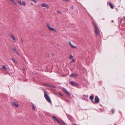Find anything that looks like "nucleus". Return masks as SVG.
Segmentation results:
<instances>
[{"instance_id": "nucleus-1", "label": "nucleus", "mask_w": 125, "mask_h": 125, "mask_svg": "<svg viewBox=\"0 0 125 125\" xmlns=\"http://www.w3.org/2000/svg\"><path fill=\"white\" fill-rule=\"evenodd\" d=\"M52 118L54 120V121H56L59 124L61 125H66L62 121H60L58 120L56 117L54 115H52Z\"/></svg>"}, {"instance_id": "nucleus-2", "label": "nucleus", "mask_w": 125, "mask_h": 125, "mask_svg": "<svg viewBox=\"0 0 125 125\" xmlns=\"http://www.w3.org/2000/svg\"><path fill=\"white\" fill-rule=\"evenodd\" d=\"M92 23L95 28L94 30L95 33L96 35H98L99 34V30L98 29L97 26L96 25L95 23L93 22Z\"/></svg>"}, {"instance_id": "nucleus-3", "label": "nucleus", "mask_w": 125, "mask_h": 125, "mask_svg": "<svg viewBox=\"0 0 125 125\" xmlns=\"http://www.w3.org/2000/svg\"><path fill=\"white\" fill-rule=\"evenodd\" d=\"M44 96L45 99L49 103H51V101L50 97L45 92L44 93Z\"/></svg>"}, {"instance_id": "nucleus-4", "label": "nucleus", "mask_w": 125, "mask_h": 125, "mask_svg": "<svg viewBox=\"0 0 125 125\" xmlns=\"http://www.w3.org/2000/svg\"><path fill=\"white\" fill-rule=\"evenodd\" d=\"M69 84L73 86H76L79 85V84L75 83H74L73 81H70L69 82Z\"/></svg>"}, {"instance_id": "nucleus-5", "label": "nucleus", "mask_w": 125, "mask_h": 125, "mask_svg": "<svg viewBox=\"0 0 125 125\" xmlns=\"http://www.w3.org/2000/svg\"><path fill=\"white\" fill-rule=\"evenodd\" d=\"M99 100L98 97L97 96H96L95 98V101H93V103L95 104V103H99Z\"/></svg>"}, {"instance_id": "nucleus-6", "label": "nucleus", "mask_w": 125, "mask_h": 125, "mask_svg": "<svg viewBox=\"0 0 125 125\" xmlns=\"http://www.w3.org/2000/svg\"><path fill=\"white\" fill-rule=\"evenodd\" d=\"M62 90L68 96H71V95L64 88H62Z\"/></svg>"}, {"instance_id": "nucleus-7", "label": "nucleus", "mask_w": 125, "mask_h": 125, "mask_svg": "<svg viewBox=\"0 0 125 125\" xmlns=\"http://www.w3.org/2000/svg\"><path fill=\"white\" fill-rule=\"evenodd\" d=\"M88 95H84L82 96L81 98L83 99L84 100L87 101H88Z\"/></svg>"}, {"instance_id": "nucleus-8", "label": "nucleus", "mask_w": 125, "mask_h": 125, "mask_svg": "<svg viewBox=\"0 0 125 125\" xmlns=\"http://www.w3.org/2000/svg\"><path fill=\"white\" fill-rule=\"evenodd\" d=\"M17 1L18 2V3L21 5L25 6L26 5V3L24 1L22 2V1L20 0H18Z\"/></svg>"}, {"instance_id": "nucleus-9", "label": "nucleus", "mask_w": 125, "mask_h": 125, "mask_svg": "<svg viewBox=\"0 0 125 125\" xmlns=\"http://www.w3.org/2000/svg\"><path fill=\"white\" fill-rule=\"evenodd\" d=\"M41 5L42 7H45L46 8H49V7L48 5L45 3L41 4Z\"/></svg>"}, {"instance_id": "nucleus-10", "label": "nucleus", "mask_w": 125, "mask_h": 125, "mask_svg": "<svg viewBox=\"0 0 125 125\" xmlns=\"http://www.w3.org/2000/svg\"><path fill=\"white\" fill-rule=\"evenodd\" d=\"M108 5H109L111 8H114V6L110 2H107Z\"/></svg>"}, {"instance_id": "nucleus-11", "label": "nucleus", "mask_w": 125, "mask_h": 125, "mask_svg": "<svg viewBox=\"0 0 125 125\" xmlns=\"http://www.w3.org/2000/svg\"><path fill=\"white\" fill-rule=\"evenodd\" d=\"M70 76L72 77H73V76H74L75 77H76L77 76V75L76 74H75V73H73L71 74L70 75Z\"/></svg>"}, {"instance_id": "nucleus-12", "label": "nucleus", "mask_w": 125, "mask_h": 125, "mask_svg": "<svg viewBox=\"0 0 125 125\" xmlns=\"http://www.w3.org/2000/svg\"><path fill=\"white\" fill-rule=\"evenodd\" d=\"M94 98V96H93L92 95H91L90 97L89 98L90 99V100L92 101L93 102V100Z\"/></svg>"}, {"instance_id": "nucleus-13", "label": "nucleus", "mask_w": 125, "mask_h": 125, "mask_svg": "<svg viewBox=\"0 0 125 125\" xmlns=\"http://www.w3.org/2000/svg\"><path fill=\"white\" fill-rule=\"evenodd\" d=\"M10 37L14 41H15V38L13 34H11Z\"/></svg>"}, {"instance_id": "nucleus-14", "label": "nucleus", "mask_w": 125, "mask_h": 125, "mask_svg": "<svg viewBox=\"0 0 125 125\" xmlns=\"http://www.w3.org/2000/svg\"><path fill=\"white\" fill-rule=\"evenodd\" d=\"M2 68L4 70L7 71L8 70L7 68H6L5 66L4 65H3Z\"/></svg>"}, {"instance_id": "nucleus-15", "label": "nucleus", "mask_w": 125, "mask_h": 125, "mask_svg": "<svg viewBox=\"0 0 125 125\" xmlns=\"http://www.w3.org/2000/svg\"><path fill=\"white\" fill-rule=\"evenodd\" d=\"M32 106L33 110H34L36 108V107L34 105L33 103H32Z\"/></svg>"}, {"instance_id": "nucleus-16", "label": "nucleus", "mask_w": 125, "mask_h": 125, "mask_svg": "<svg viewBox=\"0 0 125 125\" xmlns=\"http://www.w3.org/2000/svg\"><path fill=\"white\" fill-rule=\"evenodd\" d=\"M56 94L57 95H59L60 97H62V94L59 92L57 93H56Z\"/></svg>"}, {"instance_id": "nucleus-17", "label": "nucleus", "mask_w": 125, "mask_h": 125, "mask_svg": "<svg viewBox=\"0 0 125 125\" xmlns=\"http://www.w3.org/2000/svg\"><path fill=\"white\" fill-rule=\"evenodd\" d=\"M49 30H50V31H52L54 30V29L53 28L51 27L49 29Z\"/></svg>"}, {"instance_id": "nucleus-18", "label": "nucleus", "mask_w": 125, "mask_h": 125, "mask_svg": "<svg viewBox=\"0 0 125 125\" xmlns=\"http://www.w3.org/2000/svg\"><path fill=\"white\" fill-rule=\"evenodd\" d=\"M12 50H13L15 52V53L17 54H18V52L14 48H13Z\"/></svg>"}, {"instance_id": "nucleus-19", "label": "nucleus", "mask_w": 125, "mask_h": 125, "mask_svg": "<svg viewBox=\"0 0 125 125\" xmlns=\"http://www.w3.org/2000/svg\"><path fill=\"white\" fill-rule=\"evenodd\" d=\"M13 104V105L14 106L16 107H18V104H16L15 102Z\"/></svg>"}, {"instance_id": "nucleus-20", "label": "nucleus", "mask_w": 125, "mask_h": 125, "mask_svg": "<svg viewBox=\"0 0 125 125\" xmlns=\"http://www.w3.org/2000/svg\"><path fill=\"white\" fill-rule=\"evenodd\" d=\"M111 111L113 114L115 112V110L113 108Z\"/></svg>"}, {"instance_id": "nucleus-21", "label": "nucleus", "mask_w": 125, "mask_h": 125, "mask_svg": "<svg viewBox=\"0 0 125 125\" xmlns=\"http://www.w3.org/2000/svg\"><path fill=\"white\" fill-rule=\"evenodd\" d=\"M73 56L71 55L69 56V58L70 59H71L73 58Z\"/></svg>"}, {"instance_id": "nucleus-22", "label": "nucleus", "mask_w": 125, "mask_h": 125, "mask_svg": "<svg viewBox=\"0 0 125 125\" xmlns=\"http://www.w3.org/2000/svg\"><path fill=\"white\" fill-rule=\"evenodd\" d=\"M47 28L48 29H49V28L51 27V26H50V25L48 24H47Z\"/></svg>"}, {"instance_id": "nucleus-23", "label": "nucleus", "mask_w": 125, "mask_h": 125, "mask_svg": "<svg viewBox=\"0 0 125 125\" xmlns=\"http://www.w3.org/2000/svg\"><path fill=\"white\" fill-rule=\"evenodd\" d=\"M11 60H12L13 62L15 63L16 62V61L13 58H12L11 59Z\"/></svg>"}, {"instance_id": "nucleus-24", "label": "nucleus", "mask_w": 125, "mask_h": 125, "mask_svg": "<svg viewBox=\"0 0 125 125\" xmlns=\"http://www.w3.org/2000/svg\"><path fill=\"white\" fill-rule=\"evenodd\" d=\"M67 116V117H68V118H69V117H71V116L70 115L68 114H66Z\"/></svg>"}, {"instance_id": "nucleus-25", "label": "nucleus", "mask_w": 125, "mask_h": 125, "mask_svg": "<svg viewBox=\"0 0 125 125\" xmlns=\"http://www.w3.org/2000/svg\"><path fill=\"white\" fill-rule=\"evenodd\" d=\"M31 1H32L33 2L36 3L37 2V1L36 0H31Z\"/></svg>"}, {"instance_id": "nucleus-26", "label": "nucleus", "mask_w": 125, "mask_h": 125, "mask_svg": "<svg viewBox=\"0 0 125 125\" xmlns=\"http://www.w3.org/2000/svg\"><path fill=\"white\" fill-rule=\"evenodd\" d=\"M71 47L72 48H76V46H75L73 45H72L71 46Z\"/></svg>"}, {"instance_id": "nucleus-27", "label": "nucleus", "mask_w": 125, "mask_h": 125, "mask_svg": "<svg viewBox=\"0 0 125 125\" xmlns=\"http://www.w3.org/2000/svg\"><path fill=\"white\" fill-rule=\"evenodd\" d=\"M75 60L74 59H73L72 60V61L70 62L71 63H72L73 62H75Z\"/></svg>"}, {"instance_id": "nucleus-28", "label": "nucleus", "mask_w": 125, "mask_h": 125, "mask_svg": "<svg viewBox=\"0 0 125 125\" xmlns=\"http://www.w3.org/2000/svg\"><path fill=\"white\" fill-rule=\"evenodd\" d=\"M57 12H58V13H60L61 14H62V13H61V12L60 11H57Z\"/></svg>"}, {"instance_id": "nucleus-29", "label": "nucleus", "mask_w": 125, "mask_h": 125, "mask_svg": "<svg viewBox=\"0 0 125 125\" xmlns=\"http://www.w3.org/2000/svg\"><path fill=\"white\" fill-rule=\"evenodd\" d=\"M69 44L71 46V45H72V44L70 42H69Z\"/></svg>"}, {"instance_id": "nucleus-30", "label": "nucleus", "mask_w": 125, "mask_h": 125, "mask_svg": "<svg viewBox=\"0 0 125 125\" xmlns=\"http://www.w3.org/2000/svg\"><path fill=\"white\" fill-rule=\"evenodd\" d=\"M63 1H66L68 2L69 1V0H63Z\"/></svg>"}, {"instance_id": "nucleus-31", "label": "nucleus", "mask_w": 125, "mask_h": 125, "mask_svg": "<svg viewBox=\"0 0 125 125\" xmlns=\"http://www.w3.org/2000/svg\"><path fill=\"white\" fill-rule=\"evenodd\" d=\"M122 19H121V21H120V24L122 22Z\"/></svg>"}, {"instance_id": "nucleus-32", "label": "nucleus", "mask_w": 125, "mask_h": 125, "mask_svg": "<svg viewBox=\"0 0 125 125\" xmlns=\"http://www.w3.org/2000/svg\"><path fill=\"white\" fill-rule=\"evenodd\" d=\"M89 16H90L92 18V19L93 20V19H92V17H91V16L90 15H89Z\"/></svg>"}, {"instance_id": "nucleus-33", "label": "nucleus", "mask_w": 125, "mask_h": 125, "mask_svg": "<svg viewBox=\"0 0 125 125\" xmlns=\"http://www.w3.org/2000/svg\"><path fill=\"white\" fill-rule=\"evenodd\" d=\"M112 21V22H114V20H112V21Z\"/></svg>"}, {"instance_id": "nucleus-34", "label": "nucleus", "mask_w": 125, "mask_h": 125, "mask_svg": "<svg viewBox=\"0 0 125 125\" xmlns=\"http://www.w3.org/2000/svg\"><path fill=\"white\" fill-rule=\"evenodd\" d=\"M25 70V68H23V70Z\"/></svg>"}, {"instance_id": "nucleus-35", "label": "nucleus", "mask_w": 125, "mask_h": 125, "mask_svg": "<svg viewBox=\"0 0 125 125\" xmlns=\"http://www.w3.org/2000/svg\"><path fill=\"white\" fill-rule=\"evenodd\" d=\"M118 9H116V10L117 11H118Z\"/></svg>"}, {"instance_id": "nucleus-36", "label": "nucleus", "mask_w": 125, "mask_h": 125, "mask_svg": "<svg viewBox=\"0 0 125 125\" xmlns=\"http://www.w3.org/2000/svg\"><path fill=\"white\" fill-rule=\"evenodd\" d=\"M71 8H73V6H72L71 7Z\"/></svg>"}, {"instance_id": "nucleus-37", "label": "nucleus", "mask_w": 125, "mask_h": 125, "mask_svg": "<svg viewBox=\"0 0 125 125\" xmlns=\"http://www.w3.org/2000/svg\"><path fill=\"white\" fill-rule=\"evenodd\" d=\"M73 125H76V124H73Z\"/></svg>"}, {"instance_id": "nucleus-38", "label": "nucleus", "mask_w": 125, "mask_h": 125, "mask_svg": "<svg viewBox=\"0 0 125 125\" xmlns=\"http://www.w3.org/2000/svg\"><path fill=\"white\" fill-rule=\"evenodd\" d=\"M103 19L104 20V19Z\"/></svg>"}, {"instance_id": "nucleus-39", "label": "nucleus", "mask_w": 125, "mask_h": 125, "mask_svg": "<svg viewBox=\"0 0 125 125\" xmlns=\"http://www.w3.org/2000/svg\"><path fill=\"white\" fill-rule=\"evenodd\" d=\"M73 9V8H71L72 9Z\"/></svg>"}, {"instance_id": "nucleus-40", "label": "nucleus", "mask_w": 125, "mask_h": 125, "mask_svg": "<svg viewBox=\"0 0 125 125\" xmlns=\"http://www.w3.org/2000/svg\"><path fill=\"white\" fill-rule=\"evenodd\" d=\"M96 110L98 112V110Z\"/></svg>"}, {"instance_id": "nucleus-41", "label": "nucleus", "mask_w": 125, "mask_h": 125, "mask_svg": "<svg viewBox=\"0 0 125 125\" xmlns=\"http://www.w3.org/2000/svg\"><path fill=\"white\" fill-rule=\"evenodd\" d=\"M124 18H125V17H124Z\"/></svg>"}]
</instances>
